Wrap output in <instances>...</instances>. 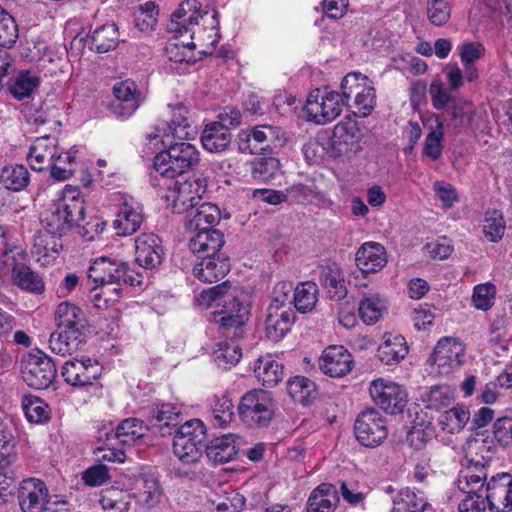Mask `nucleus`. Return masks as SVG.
<instances>
[{
  "label": "nucleus",
  "mask_w": 512,
  "mask_h": 512,
  "mask_svg": "<svg viewBox=\"0 0 512 512\" xmlns=\"http://www.w3.org/2000/svg\"><path fill=\"white\" fill-rule=\"evenodd\" d=\"M88 279L94 283L92 290L100 287L104 296L113 293L117 297L123 283L139 286L143 282L142 274L131 271L127 263L105 257L96 259L89 267Z\"/></svg>",
  "instance_id": "f257e3e1"
},
{
  "label": "nucleus",
  "mask_w": 512,
  "mask_h": 512,
  "mask_svg": "<svg viewBox=\"0 0 512 512\" xmlns=\"http://www.w3.org/2000/svg\"><path fill=\"white\" fill-rule=\"evenodd\" d=\"M84 199L78 188L67 187L62 191L54 209L42 220L43 228L50 233L65 235L74 225L84 220Z\"/></svg>",
  "instance_id": "f03ea898"
},
{
  "label": "nucleus",
  "mask_w": 512,
  "mask_h": 512,
  "mask_svg": "<svg viewBox=\"0 0 512 512\" xmlns=\"http://www.w3.org/2000/svg\"><path fill=\"white\" fill-rule=\"evenodd\" d=\"M173 139H161L166 150L154 158V169L162 178L172 179L182 175L199 162V152L188 142H173Z\"/></svg>",
  "instance_id": "7ed1b4c3"
},
{
  "label": "nucleus",
  "mask_w": 512,
  "mask_h": 512,
  "mask_svg": "<svg viewBox=\"0 0 512 512\" xmlns=\"http://www.w3.org/2000/svg\"><path fill=\"white\" fill-rule=\"evenodd\" d=\"M241 421L251 428H266L275 417L276 403L272 394L263 389L245 393L238 405Z\"/></svg>",
  "instance_id": "20e7f679"
},
{
  "label": "nucleus",
  "mask_w": 512,
  "mask_h": 512,
  "mask_svg": "<svg viewBox=\"0 0 512 512\" xmlns=\"http://www.w3.org/2000/svg\"><path fill=\"white\" fill-rule=\"evenodd\" d=\"M173 452L183 463H195L201 457L206 439V428L199 419H191L175 429Z\"/></svg>",
  "instance_id": "39448f33"
},
{
  "label": "nucleus",
  "mask_w": 512,
  "mask_h": 512,
  "mask_svg": "<svg viewBox=\"0 0 512 512\" xmlns=\"http://www.w3.org/2000/svg\"><path fill=\"white\" fill-rule=\"evenodd\" d=\"M206 187L207 180L201 176H182L175 181L173 187H168V192L164 196L167 207L174 213H187L199 204Z\"/></svg>",
  "instance_id": "423d86ee"
},
{
  "label": "nucleus",
  "mask_w": 512,
  "mask_h": 512,
  "mask_svg": "<svg viewBox=\"0 0 512 512\" xmlns=\"http://www.w3.org/2000/svg\"><path fill=\"white\" fill-rule=\"evenodd\" d=\"M58 139L45 135L35 139L27 155L30 166L35 171L50 169L51 176L58 181H65L71 177V169L55 163L57 156Z\"/></svg>",
  "instance_id": "0eeeda50"
},
{
  "label": "nucleus",
  "mask_w": 512,
  "mask_h": 512,
  "mask_svg": "<svg viewBox=\"0 0 512 512\" xmlns=\"http://www.w3.org/2000/svg\"><path fill=\"white\" fill-rule=\"evenodd\" d=\"M486 471L483 468L467 467L461 471L456 481L457 489L464 494L458 504L459 512H485L487 501L481 494L484 491Z\"/></svg>",
  "instance_id": "6e6552de"
},
{
  "label": "nucleus",
  "mask_w": 512,
  "mask_h": 512,
  "mask_svg": "<svg viewBox=\"0 0 512 512\" xmlns=\"http://www.w3.org/2000/svg\"><path fill=\"white\" fill-rule=\"evenodd\" d=\"M344 106L342 92L316 89L308 95L304 111L308 121L324 125L335 120Z\"/></svg>",
  "instance_id": "1a4fd4ad"
},
{
  "label": "nucleus",
  "mask_w": 512,
  "mask_h": 512,
  "mask_svg": "<svg viewBox=\"0 0 512 512\" xmlns=\"http://www.w3.org/2000/svg\"><path fill=\"white\" fill-rule=\"evenodd\" d=\"M21 374L24 382L34 389H46L55 380L56 365L40 350H32L21 360Z\"/></svg>",
  "instance_id": "9d476101"
},
{
  "label": "nucleus",
  "mask_w": 512,
  "mask_h": 512,
  "mask_svg": "<svg viewBox=\"0 0 512 512\" xmlns=\"http://www.w3.org/2000/svg\"><path fill=\"white\" fill-rule=\"evenodd\" d=\"M13 254H6L3 259V266L0 267L2 274H10L14 285L23 291L32 294H42L45 291V284L40 275L34 272L24 260L26 253L23 250H12Z\"/></svg>",
  "instance_id": "9b49d317"
},
{
  "label": "nucleus",
  "mask_w": 512,
  "mask_h": 512,
  "mask_svg": "<svg viewBox=\"0 0 512 512\" xmlns=\"http://www.w3.org/2000/svg\"><path fill=\"white\" fill-rule=\"evenodd\" d=\"M248 316V305L229 293L225 296L222 308L213 313V322L219 326L224 337L239 339L243 336V326Z\"/></svg>",
  "instance_id": "f8f14e48"
},
{
  "label": "nucleus",
  "mask_w": 512,
  "mask_h": 512,
  "mask_svg": "<svg viewBox=\"0 0 512 512\" xmlns=\"http://www.w3.org/2000/svg\"><path fill=\"white\" fill-rule=\"evenodd\" d=\"M368 78L362 76L360 73H349L341 82V91L345 100V105L348 99L354 94L355 111L354 114L359 117H367L371 114L375 107V89L367 85Z\"/></svg>",
  "instance_id": "ddd939ff"
},
{
  "label": "nucleus",
  "mask_w": 512,
  "mask_h": 512,
  "mask_svg": "<svg viewBox=\"0 0 512 512\" xmlns=\"http://www.w3.org/2000/svg\"><path fill=\"white\" fill-rule=\"evenodd\" d=\"M372 401L386 413H401L407 404V392L399 384L384 378L373 380L369 386Z\"/></svg>",
  "instance_id": "4468645a"
},
{
  "label": "nucleus",
  "mask_w": 512,
  "mask_h": 512,
  "mask_svg": "<svg viewBox=\"0 0 512 512\" xmlns=\"http://www.w3.org/2000/svg\"><path fill=\"white\" fill-rule=\"evenodd\" d=\"M354 433L361 445L376 447L388 435L386 419L375 408L363 410L355 420Z\"/></svg>",
  "instance_id": "2eb2a0df"
},
{
  "label": "nucleus",
  "mask_w": 512,
  "mask_h": 512,
  "mask_svg": "<svg viewBox=\"0 0 512 512\" xmlns=\"http://www.w3.org/2000/svg\"><path fill=\"white\" fill-rule=\"evenodd\" d=\"M485 499L490 512L512 511V475L500 472L485 478Z\"/></svg>",
  "instance_id": "dca6fc26"
},
{
  "label": "nucleus",
  "mask_w": 512,
  "mask_h": 512,
  "mask_svg": "<svg viewBox=\"0 0 512 512\" xmlns=\"http://www.w3.org/2000/svg\"><path fill=\"white\" fill-rule=\"evenodd\" d=\"M118 211L113 221V228L118 236H129L137 232L143 221L142 204L134 197L119 194L117 198Z\"/></svg>",
  "instance_id": "f3484780"
},
{
  "label": "nucleus",
  "mask_w": 512,
  "mask_h": 512,
  "mask_svg": "<svg viewBox=\"0 0 512 512\" xmlns=\"http://www.w3.org/2000/svg\"><path fill=\"white\" fill-rule=\"evenodd\" d=\"M465 347L455 338L438 341L431 356L432 364L440 375H449L464 363Z\"/></svg>",
  "instance_id": "a211bd4d"
},
{
  "label": "nucleus",
  "mask_w": 512,
  "mask_h": 512,
  "mask_svg": "<svg viewBox=\"0 0 512 512\" xmlns=\"http://www.w3.org/2000/svg\"><path fill=\"white\" fill-rule=\"evenodd\" d=\"M113 95L115 98L110 105L111 113L123 120L131 117L143 102L141 91L131 79L115 83Z\"/></svg>",
  "instance_id": "6ab92c4d"
},
{
  "label": "nucleus",
  "mask_w": 512,
  "mask_h": 512,
  "mask_svg": "<svg viewBox=\"0 0 512 512\" xmlns=\"http://www.w3.org/2000/svg\"><path fill=\"white\" fill-rule=\"evenodd\" d=\"M102 370L100 363L89 357L73 358L64 363L61 375L71 386L86 387L93 385L99 379Z\"/></svg>",
  "instance_id": "aec40b11"
},
{
  "label": "nucleus",
  "mask_w": 512,
  "mask_h": 512,
  "mask_svg": "<svg viewBox=\"0 0 512 512\" xmlns=\"http://www.w3.org/2000/svg\"><path fill=\"white\" fill-rule=\"evenodd\" d=\"M18 500L23 512H43L50 509L48 489L39 479L23 480L19 487Z\"/></svg>",
  "instance_id": "412c9836"
},
{
  "label": "nucleus",
  "mask_w": 512,
  "mask_h": 512,
  "mask_svg": "<svg viewBox=\"0 0 512 512\" xmlns=\"http://www.w3.org/2000/svg\"><path fill=\"white\" fill-rule=\"evenodd\" d=\"M164 249L161 239L153 233H142L135 239V260L146 269H156L163 261Z\"/></svg>",
  "instance_id": "4be33fe9"
},
{
  "label": "nucleus",
  "mask_w": 512,
  "mask_h": 512,
  "mask_svg": "<svg viewBox=\"0 0 512 512\" xmlns=\"http://www.w3.org/2000/svg\"><path fill=\"white\" fill-rule=\"evenodd\" d=\"M353 363V357L346 348L332 345L323 351L319 368L330 377L341 378L352 370Z\"/></svg>",
  "instance_id": "5701e85b"
},
{
  "label": "nucleus",
  "mask_w": 512,
  "mask_h": 512,
  "mask_svg": "<svg viewBox=\"0 0 512 512\" xmlns=\"http://www.w3.org/2000/svg\"><path fill=\"white\" fill-rule=\"evenodd\" d=\"M278 133V128L269 125L257 126L251 130H243L238 135L239 149L250 154L264 151L278 139Z\"/></svg>",
  "instance_id": "b1692460"
},
{
  "label": "nucleus",
  "mask_w": 512,
  "mask_h": 512,
  "mask_svg": "<svg viewBox=\"0 0 512 512\" xmlns=\"http://www.w3.org/2000/svg\"><path fill=\"white\" fill-rule=\"evenodd\" d=\"M180 422V411L171 403L156 404L150 412V427L161 436L171 435Z\"/></svg>",
  "instance_id": "393cba45"
},
{
  "label": "nucleus",
  "mask_w": 512,
  "mask_h": 512,
  "mask_svg": "<svg viewBox=\"0 0 512 512\" xmlns=\"http://www.w3.org/2000/svg\"><path fill=\"white\" fill-rule=\"evenodd\" d=\"M189 240V249L199 258L216 256L224 245V235L213 228H201Z\"/></svg>",
  "instance_id": "a878e982"
},
{
  "label": "nucleus",
  "mask_w": 512,
  "mask_h": 512,
  "mask_svg": "<svg viewBox=\"0 0 512 512\" xmlns=\"http://www.w3.org/2000/svg\"><path fill=\"white\" fill-rule=\"evenodd\" d=\"M186 111L183 108H177L172 119L168 122L160 120L155 127V133L151 134L150 139H178L184 140L189 136L190 124L186 117Z\"/></svg>",
  "instance_id": "bb28decb"
},
{
  "label": "nucleus",
  "mask_w": 512,
  "mask_h": 512,
  "mask_svg": "<svg viewBox=\"0 0 512 512\" xmlns=\"http://www.w3.org/2000/svg\"><path fill=\"white\" fill-rule=\"evenodd\" d=\"M201 261L194 266L193 273L203 282L214 283L222 278L230 270V262L222 254L200 258Z\"/></svg>",
  "instance_id": "cd10ccee"
},
{
  "label": "nucleus",
  "mask_w": 512,
  "mask_h": 512,
  "mask_svg": "<svg viewBox=\"0 0 512 512\" xmlns=\"http://www.w3.org/2000/svg\"><path fill=\"white\" fill-rule=\"evenodd\" d=\"M387 263L385 248L376 242L364 243L356 253V264L363 273H375Z\"/></svg>",
  "instance_id": "c85d7f7f"
},
{
  "label": "nucleus",
  "mask_w": 512,
  "mask_h": 512,
  "mask_svg": "<svg viewBox=\"0 0 512 512\" xmlns=\"http://www.w3.org/2000/svg\"><path fill=\"white\" fill-rule=\"evenodd\" d=\"M237 439L236 435L229 433L210 440L205 446L208 459L215 464H224L232 461L237 454Z\"/></svg>",
  "instance_id": "c756f323"
},
{
  "label": "nucleus",
  "mask_w": 512,
  "mask_h": 512,
  "mask_svg": "<svg viewBox=\"0 0 512 512\" xmlns=\"http://www.w3.org/2000/svg\"><path fill=\"white\" fill-rule=\"evenodd\" d=\"M295 319V313L292 309L276 311V308H267L265 320L266 337L271 341L281 340L291 329Z\"/></svg>",
  "instance_id": "7c9ffc66"
},
{
  "label": "nucleus",
  "mask_w": 512,
  "mask_h": 512,
  "mask_svg": "<svg viewBox=\"0 0 512 512\" xmlns=\"http://www.w3.org/2000/svg\"><path fill=\"white\" fill-rule=\"evenodd\" d=\"M220 220V210L212 203H202L191 208L186 213L185 225L190 231H200L201 228H211Z\"/></svg>",
  "instance_id": "2f4dec72"
},
{
  "label": "nucleus",
  "mask_w": 512,
  "mask_h": 512,
  "mask_svg": "<svg viewBox=\"0 0 512 512\" xmlns=\"http://www.w3.org/2000/svg\"><path fill=\"white\" fill-rule=\"evenodd\" d=\"M338 501L336 486L322 483L311 492L307 501V512H334Z\"/></svg>",
  "instance_id": "473e14b6"
},
{
  "label": "nucleus",
  "mask_w": 512,
  "mask_h": 512,
  "mask_svg": "<svg viewBox=\"0 0 512 512\" xmlns=\"http://www.w3.org/2000/svg\"><path fill=\"white\" fill-rule=\"evenodd\" d=\"M84 341V332L57 328V330L50 335L49 347L53 353L66 356L78 351Z\"/></svg>",
  "instance_id": "72a5a7b5"
},
{
  "label": "nucleus",
  "mask_w": 512,
  "mask_h": 512,
  "mask_svg": "<svg viewBox=\"0 0 512 512\" xmlns=\"http://www.w3.org/2000/svg\"><path fill=\"white\" fill-rule=\"evenodd\" d=\"M55 321L57 328L75 332H83L86 325L82 309L70 302H62L57 306Z\"/></svg>",
  "instance_id": "f704fd0d"
},
{
  "label": "nucleus",
  "mask_w": 512,
  "mask_h": 512,
  "mask_svg": "<svg viewBox=\"0 0 512 512\" xmlns=\"http://www.w3.org/2000/svg\"><path fill=\"white\" fill-rule=\"evenodd\" d=\"M407 353L406 340L399 334H385L383 342L378 347V357L386 365L399 363Z\"/></svg>",
  "instance_id": "c9c22d12"
},
{
  "label": "nucleus",
  "mask_w": 512,
  "mask_h": 512,
  "mask_svg": "<svg viewBox=\"0 0 512 512\" xmlns=\"http://www.w3.org/2000/svg\"><path fill=\"white\" fill-rule=\"evenodd\" d=\"M498 449V444L491 436H484L477 434L473 439L468 442V452L470 455H475L479 459H472L473 464L469 467L483 468L485 471L488 463L493 459L494 454Z\"/></svg>",
  "instance_id": "e433bc0d"
},
{
  "label": "nucleus",
  "mask_w": 512,
  "mask_h": 512,
  "mask_svg": "<svg viewBox=\"0 0 512 512\" xmlns=\"http://www.w3.org/2000/svg\"><path fill=\"white\" fill-rule=\"evenodd\" d=\"M256 378L266 387H274L284 377L283 366L274 356L266 354L260 356L254 366Z\"/></svg>",
  "instance_id": "4c0bfd02"
},
{
  "label": "nucleus",
  "mask_w": 512,
  "mask_h": 512,
  "mask_svg": "<svg viewBox=\"0 0 512 512\" xmlns=\"http://www.w3.org/2000/svg\"><path fill=\"white\" fill-rule=\"evenodd\" d=\"M333 143L340 152L352 151L360 140L358 123L351 118L340 121L333 130Z\"/></svg>",
  "instance_id": "58836bf2"
},
{
  "label": "nucleus",
  "mask_w": 512,
  "mask_h": 512,
  "mask_svg": "<svg viewBox=\"0 0 512 512\" xmlns=\"http://www.w3.org/2000/svg\"><path fill=\"white\" fill-rule=\"evenodd\" d=\"M319 281L327 290L330 299L339 301L346 297L344 274L336 264L322 268Z\"/></svg>",
  "instance_id": "ea45409f"
},
{
  "label": "nucleus",
  "mask_w": 512,
  "mask_h": 512,
  "mask_svg": "<svg viewBox=\"0 0 512 512\" xmlns=\"http://www.w3.org/2000/svg\"><path fill=\"white\" fill-rule=\"evenodd\" d=\"M201 142L205 150L212 153H219L229 147L231 133L220 124L212 122L205 126L201 135Z\"/></svg>",
  "instance_id": "a19ab883"
},
{
  "label": "nucleus",
  "mask_w": 512,
  "mask_h": 512,
  "mask_svg": "<svg viewBox=\"0 0 512 512\" xmlns=\"http://www.w3.org/2000/svg\"><path fill=\"white\" fill-rule=\"evenodd\" d=\"M119 43L118 28L114 23L97 27L92 31L89 45L97 53H106L116 48Z\"/></svg>",
  "instance_id": "79ce46f5"
},
{
  "label": "nucleus",
  "mask_w": 512,
  "mask_h": 512,
  "mask_svg": "<svg viewBox=\"0 0 512 512\" xmlns=\"http://www.w3.org/2000/svg\"><path fill=\"white\" fill-rule=\"evenodd\" d=\"M419 400L425 408L438 411L453 402L454 390L449 385H435L423 391Z\"/></svg>",
  "instance_id": "37998d69"
},
{
  "label": "nucleus",
  "mask_w": 512,
  "mask_h": 512,
  "mask_svg": "<svg viewBox=\"0 0 512 512\" xmlns=\"http://www.w3.org/2000/svg\"><path fill=\"white\" fill-rule=\"evenodd\" d=\"M428 505L421 492L410 488L401 489L393 499L391 512H424Z\"/></svg>",
  "instance_id": "c03bdc74"
},
{
  "label": "nucleus",
  "mask_w": 512,
  "mask_h": 512,
  "mask_svg": "<svg viewBox=\"0 0 512 512\" xmlns=\"http://www.w3.org/2000/svg\"><path fill=\"white\" fill-rule=\"evenodd\" d=\"M387 309L386 299L378 294H369L359 303V316L364 323L372 325L376 323Z\"/></svg>",
  "instance_id": "a18cd8bd"
},
{
  "label": "nucleus",
  "mask_w": 512,
  "mask_h": 512,
  "mask_svg": "<svg viewBox=\"0 0 512 512\" xmlns=\"http://www.w3.org/2000/svg\"><path fill=\"white\" fill-rule=\"evenodd\" d=\"M0 180L7 190L21 191L28 186L30 173L24 165L11 164L2 169Z\"/></svg>",
  "instance_id": "49530a36"
},
{
  "label": "nucleus",
  "mask_w": 512,
  "mask_h": 512,
  "mask_svg": "<svg viewBox=\"0 0 512 512\" xmlns=\"http://www.w3.org/2000/svg\"><path fill=\"white\" fill-rule=\"evenodd\" d=\"M287 391L294 402L304 406L309 405L317 394L315 383L303 376L290 379L287 383Z\"/></svg>",
  "instance_id": "de8ad7c7"
},
{
  "label": "nucleus",
  "mask_w": 512,
  "mask_h": 512,
  "mask_svg": "<svg viewBox=\"0 0 512 512\" xmlns=\"http://www.w3.org/2000/svg\"><path fill=\"white\" fill-rule=\"evenodd\" d=\"M147 426L137 418H127L118 424L114 438L123 445H132L144 437Z\"/></svg>",
  "instance_id": "09e8293b"
},
{
  "label": "nucleus",
  "mask_w": 512,
  "mask_h": 512,
  "mask_svg": "<svg viewBox=\"0 0 512 512\" xmlns=\"http://www.w3.org/2000/svg\"><path fill=\"white\" fill-rule=\"evenodd\" d=\"M199 14L191 11L190 2L182 3L172 14L169 30L174 33L192 32V26L198 24Z\"/></svg>",
  "instance_id": "8fccbe9b"
},
{
  "label": "nucleus",
  "mask_w": 512,
  "mask_h": 512,
  "mask_svg": "<svg viewBox=\"0 0 512 512\" xmlns=\"http://www.w3.org/2000/svg\"><path fill=\"white\" fill-rule=\"evenodd\" d=\"M470 419V412L465 406H455L445 411L439 418V425L444 432H460Z\"/></svg>",
  "instance_id": "3c124183"
},
{
  "label": "nucleus",
  "mask_w": 512,
  "mask_h": 512,
  "mask_svg": "<svg viewBox=\"0 0 512 512\" xmlns=\"http://www.w3.org/2000/svg\"><path fill=\"white\" fill-rule=\"evenodd\" d=\"M232 342L221 341L217 343L213 352L216 365L223 369H230L237 364L242 357V349L232 338Z\"/></svg>",
  "instance_id": "603ef678"
},
{
  "label": "nucleus",
  "mask_w": 512,
  "mask_h": 512,
  "mask_svg": "<svg viewBox=\"0 0 512 512\" xmlns=\"http://www.w3.org/2000/svg\"><path fill=\"white\" fill-rule=\"evenodd\" d=\"M318 287L316 283L306 281L299 284L293 295L294 307L301 313H307L314 309L318 301Z\"/></svg>",
  "instance_id": "864d4df0"
},
{
  "label": "nucleus",
  "mask_w": 512,
  "mask_h": 512,
  "mask_svg": "<svg viewBox=\"0 0 512 512\" xmlns=\"http://www.w3.org/2000/svg\"><path fill=\"white\" fill-rule=\"evenodd\" d=\"M39 78L30 71H20L13 80L9 82V90L14 98L22 100L30 97L33 90L39 85Z\"/></svg>",
  "instance_id": "5fc2aeb1"
},
{
  "label": "nucleus",
  "mask_w": 512,
  "mask_h": 512,
  "mask_svg": "<svg viewBox=\"0 0 512 512\" xmlns=\"http://www.w3.org/2000/svg\"><path fill=\"white\" fill-rule=\"evenodd\" d=\"M22 408L31 423H42L50 418L48 405L37 396L25 395L22 399Z\"/></svg>",
  "instance_id": "6e6d98bb"
},
{
  "label": "nucleus",
  "mask_w": 512,
  "mask_h": 512,
  "mask_svg": "<svg viewBox=\"0 0 512 512\" xmlns=\"http://www.w3.org/2000/svg\"><path fill=\"white\" fill-rule=\"evenodd\" d=\"M435 127L427 134L423 153L432 160H437L442 154L444 123L440 116L434 117Z\"/></svg>",
  "instance_id": "4d7b16f0"
},
{
  "label": "nucleus",
  "mask_w": 512,
  "mask_h": 512,
  "mask_svg": "<svg viewBox=\"0 0 512 512\" xmlns=\"http://www.w3.org/2000/svg\"><path fill=\"white\" fill-rule=\"evenodd\" d=\"M99 502L103 509L110 512H128L130 509V495L116 488L103 491Z\"/></svg>",
  "instance_id": "13d9d810"
},
{
  "label": "nucleus",
  "mask_w": 512,
  "mask_h": 512,
  "mask_svg": "<svg viewBox=\"0 0 512 512\" xmlns=\"http://www.w3.org/2000/svg\"><path fill=\"white\" fill-rule=\"evenodd\" d=\"M62 236L50 233L48 229L43 228L34 237V248L38 254L44 256H49L51 253L57 254L63 248Z\"/></svg>",
  "instance_id": "bf43d9fd"
},
{
  "label": "nucleus",
  "mask_w": 512,
  "mask_h": 512,
  "mask_svg": "<svg viewBox=\"0 0 512 512\" xmlns=\"http://www.w3.org/2000/svg\"><path fill=\"white\" fill-rule=\"evenodd\" d=\"M193 42L184 43L179 40L170 41L165 47V55L167 59L175 63H192L194 62Z\"/></svg>",
  "instance_id": "052dcab7"
},
{
  "label": "nucleus",
  "mask_w": 512,
  "mask_h": 512,
  "mask_svg": "<svg viewBox=\"0 0 512 512\" xmlns=\"http://www.w3.org/2000/svg\"><path fill=\"white\" fill-rule=\"evenodd\" d=\"M233 408L232 400L227 395L215 396L212 405L214 425L220 428L227 426L233 419Z\"/></svg>",
  "instance_id": "680f3d73"
},
{
  "label": "nucleus",
  "mask_w": 512,
  "mask_h": 512,
  "mask_svg": "<svg viewBox=\"0 0 512 512\" xmlns=\"http://www.w3.org/2000/svg\"><path fill=\"white\" fill-rule=\"evenodd\" d=\"M505 231V221L502 214L497 211H488L485 214L483 233L491 242L499 241Z\"/></svg>",
  "instance_id": "e2e57ef3"
},
{
  "label": "nucleus",
  "mask_w": 512,
  "mask_h": 512,
  "mask_svg": "<svg viewBox=\"0 0 512 512\" xmlns=\"http://www.w3.org/2000/svg\"><path fill=\"white\" fill-rule=\"evenodd\" d=\"M427 16L431 24L435 26L446 24L451 17V1L428 0Z\"/></svg>",
  "instance_id": "0e129e2a"
},
{
  "label": "nucleus",
  "mask_w": 512,
  "mask_h": 512,
  "mask_svg": "<svg viewBox=\"0 0 512 512\" xmlns=\"http://www.w3.org/2000/svg\"><path fill=\"white\" fill-rule=\"evenodd\" d=\"M495 296L494 284L490 282L479 284L473 289L472 302L475 308L487 311L494 305Z\"/></svg>",
  "instance_id": "69168bd1"
},
{
  "label": "nucleus",
  "mask_w": 512,
  "mask_h": 512,
  "mask_svg": "<svg viewBox=\"0 0 512 512\" xmlns=\"http://www.w3.org/2000/svg\"><path fill=\"white\" fill-rule=\"evenodd\" d=\"M16 443L12 433L0 430V469H5L16 461Z\"/></svg>",
  "instance_id": "338daca9"
},
{
  "label": "nucleus",
  "mask_w": 512,
  "mask_h": 512,
  "mask_svg": "<svg viewBox=\"0 0 512 512\" xmlns=\"http://www.w3.org/2000/svg\"><path fill=\"white\" fill-rule=\"evenodd\" d=\"M160 497L161 489L158 480L152 476L142 478L138 489L139 501L148 506H154L159 502Z\"/></svg>",
  "instance_id": "774afa93"
}]
</instances>
